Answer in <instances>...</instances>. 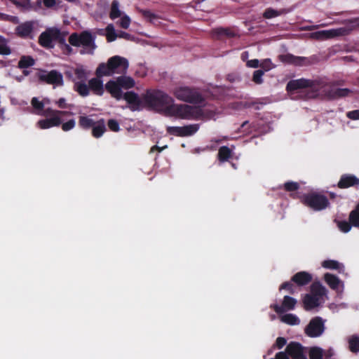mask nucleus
<instances>
[{
	"mask_svg": "<svg viewBox=\"0 0 359 359\" xmlns=\"http://www.w3.org/2000/svg\"><path fill=\"white\" fill-rule=\"evenodd\" d=\"M334 354V351L332 349H328L327 351H324L323 348L313 346L310 348L309 355L310 359H323L325 358H330Z\"/></svg>",
	"mask_w": 359,
	"mask_h": 359,
	"instance_id": "obj_18",
	"label": "nucleus"
},
{
	"mask_svg": "<svg viewBox=\"0 0 359 359\" xmlns=\"http://www.w3.org/2000/svg\"><path fill=\"white\" fill-rule=\"evenodd\" d=\"M349 220L352 225L359 227V205L354 210L351 212Z\"/></svg>",
	"mask_w": 359,
	"mask_h": 359,
	"instance_id": "obj_32",
	"label": "nucleus"
},
{
	"mask_svg": "<svg viewBox=\"0 0 359 359\" xmlns=\"http://www.w3.org/2000/svg\"><path fill=\"white\" fill-rule=\"evenodd\" d=\"M285 188L287 191H294L297 190L299 187V185L296 182H288L285 184Z\"/></svg>",
	"mask_w": 359,
	"mask_h": 359,
	"instance_id": "obj_45",
	"label": "nucleus"
},
{
	"mask_svg": "<svg viewBox=\"0 0 359 359\" xmlns=\"http://www.w3.org/2000/svg\"><path fill=\"white\" fill-rule=\"evenodd\" d=\"M231 154V151L226 147H222L219 150V159L221 161H226Z\"/></svg>",
	"mask_w": 359,
	"mask_h": 359,
	"instance_id": "obj_34",
	"label": "nucleus"
},
{
	"mask_svg": "<svg viewBox=\"0 0 359 359\" xmlns=\"http://www.w3.org/2000/svg\"><path fill=\"white\" fill-rule=\"evenodd\" d=\"M337 226L344 233H347L351 230V225L346 221L338 222Z\"/></svg>",
	"mask_w": 359,
	"mask_h": 359,
	"instance_id": "obj_41",
	"label": "nucleus"
},
{
	"mask_svg": "<svg viewBox=\"0 0 359 359\" xmlns=\"http://www.w3.org/2000/svg\"><path fill=\"white\" fill-rule=\"evenodd\" d=\"M10 18L13 21H15L17 20L15 17H11Z\"/></svg>",
	"mask_w": 359,
	"mask_h": 359,
	"instance_id": "obj_60",
	"label": "nucleus"
},
{
	"mask_svg": "<svg viewBox=\"0 0 359 359\" xmlns=\"http://www.w3.org/2000/svg\"><path fill=\"white\" fill-rule=\"evenodd\" d=\"M118 37L119 38H124V39H126L128 40H130L132 39V36L130 34L126 33V32H121L118 35Z\"/></svg>",
	"mask_w": 359,
	"mask_h": 359,
	"instance_id": "obj_55",
	"label": "nucleus"
},
{
	"mask_svg": "<svg viewBox=\"0 0 359 359\" xmlns=\"http://www.w3.org/2000/svg\"><path fill=\"white\" fill-rule=\"evenodd\" d=\"M95 123V122H94L93 119L86 116H81L79 118V126L85 129L89 128L90 127L93 128Z\"/></svg>",
	"mask_w": 359,
	"mask_h": 359,
	"instance_id": "obj_31",
	"label": "nucleus"
},
{
	"mask_svg": "<svg viewBox=\"0 0 359 359\" xmlns=\"http://www.w3.org/2000/svg\"><path fill=\"white\" fill-rule=\"evenodd\" d=\"M263 74H264V72L262 70L255 71L253 74V81L256 83H261L262 82Z\"/></svg>",
	"mask_w": 359,
	"mask_h": 359,
	"instance_id": "obj_42",
	"label": "nucleus"
},
{
	"mask_svg": "<svg viewBox=\"0 0 359 359\" xmlns=\"http://www.w3.org/2000/svg\"><path fill=\"white\" fill-rule=\"evenodd\" d=\"M32 105L35 114L47 116L46 118L39 120L37 122L36 125L41 129H48L55 126H58L62 122L61 118L62 116L72 114L70 112L55 111L50 108L43 109L46 102L39 101L36 97L32 98Z\"/></svg>",
	"mask_w": 359,
	"mask_h": 359,
	"instance_id": "obj_2",
	"label": "nucleus"
},
{
	"mask_svg": "<svg viewBox=\"0 0 359 359\" xmlns=\"http://www.w3.org/2000/svg\"><path fill=\"white\" fill-rule=\"evenodd\" d=\"M89 88L97 95H101L104 93L102 81L99 78H94L88 82Z\"/></svg>",
	"mask_w": 359,
	"mask_h": 359,
	"instance_id": "obj_24",
	"label": "nucleus"
},
{
	"mask_svg": "<svg viewBox=\"0 0 359 359\" xmlns=\"http://www.w3.org/2000/svg\"><path fill=\"white\" fill-rule=\"evenodd\" d=\"M76 126V121L74 119H70L68 121L62 124V129L63 131H69L73 129Z\"/></svg>",
	"mask_w": 359,
	"mask_h": 359,
	"instance_id": "obj_39",
	"label": "nucleus"
},
{
	"mask_svg": "<svg viewBox=\"0 0 359 359\" xmlns=\"http://www.w3.org/2000/svg\"><path fill=\"white\" fill-rule=\"evenodd\" d=\"M34 64V60L29 56L22 57L19 62V67L20 68H27L32 66Z\"/></svg>",
	"mask_w": 359,
	"mask_h": 359,
	"instance_id": "obj_36",
	"label": "nucleus"
},
{
	"mask_svg": "<svg viewBox=\"0 0 359 359\" xmlns=\"http://www.w3.org/2000/svg\"><path fill=\"white\" fill-rule=\"evenodd\" d=\"M37 29V25L35 22H26L16 27V33L23 38H32Z\"/></svg>",
	"mask_w": 359,
	"mask_h": 359,
	"instance_id": "obj_13",
	"label": "nucleus"
},
{
	"mask_svg": "<svg viewBox=\"0 0 359 359\" xmlns=\"http://www.w3.org/2000/svg\"><path fill=\"white\" fill-rule=\"evenodd\" d=\"M43 4L46 7H52L55 5L56 0H43Z\"/></svg>",
	"mask_w": 359,
	"mask_h": 359,
	"instance_id": "obj_54",
	"label": "nucleus"
},
{
	"mask_svg": "<svg viewBox=\"0 0 359 359\" xmlns=\"http://www.w3.org/2000/svg\"><path fill=\"white\" fill-rule=\"evenodd\" d=\"M69 41L72 46L82 47L81 54H93L96 48L94 38L87 32L80 34H72L69 36Z\"/></svg>",
	"mask_w": 359,
	"mask_h": 359,
	"instance_id": "obj_5",
	"label": "nucleus"
},
{
	"mask_svg": "<svg viewBox=\"0 0 359 359\" xmlns=\"http://www.w3.org/2000/svg\"><path fill=\"white\" fill-rule=\"evenodd\" d=\"M172 93L177 100L183 102L199 104L203 100L196 90L186 86H177L172 89Z\"/></svg>",
	"mask_w": 359,
	"mask_h": 359,
	"instance_id": "obj_6",
	"label": "nucleus"
},
{
	"mask_svg": "<svg viewBox=\"0 0 359 359\" xmlns=\"http://www.w3.org/2000/svg\"><path fill=\"white\" fill-rule=\"evenodd\" d=\"M55 103L59 108L65 109L68 107V104H67L66 100L65 98L59 99Z\"/></svg>",
	"mask_w": 359,
	"mask_h": 359,
	"instance_id": "obj_50",
	"label": "nucleus"
},
{
	"mask_svg": "<svg viewBox=\"0 0 359 359\" xmlns=\"http://www.w3.org/2000/svg\"><path fill=\"white\" fill-rule=\"evenodd\" d=\"M347 116L352 120H359V109L348 112Z\"/></svg>",
	"mask_w": 359,
	"mask_h": 359,
	"instance_id": "obj_49",
	"label": "nucleus"
},
{
	"mask_svg": "<svg viewBox=\"0 0 359 359\" xmlns=\"http://www.w3.org/2000/svg\"><path fill=\"white\" fill-rule=\"evenodd\" d=\"M260 67L265 71H269L273 67V65L270 60H264L262 62Z\"/></svg>",
	"mask_w": 359,
	"mask_h": 359,
	"instance_id": "obj_48",
	"label": "nucleus"
},
{
	"mask_svg": "<svg viewBox=\"0 0 359 359\" xmlns=\"http://www.w3.org/2000/svg\"><path fill=\"white\" fill-rule=\"evenodd\" d=\"M39 78L53 86H62L63 84L62 76L57 71H50L49 72L41 71L38 74Z\"/></svg>",
	"mask_w": 359,
	"mask_h": 359,
	"instance_id": "obj_12",
	"label": "nucleus"
},
{
	"mask_svg": "<svg viewBox=\"0 0 359 359\" xmlns=\"http://www.w3.org/2000/svg\"><path fill=\"white\" fill-rule=\"evenodd\" d=\"M303 203L314 210H321L328 205L327 199L323 195L311 193L302 198Z\"/></svg>",
	"mask_w": 359,
	"mask_h": 359,
	"instance_id": "obj_8",
	"label": "nucleus"
},
{
	"mask_svg": "<svg viewBox=\"0 0 359 359\" xmlns=\"http://www.w3.org/2000/svg\"><path fill=\"white\" fill-rule=\"evenodd\" d=\"M122 98H124L130 104L137 105L138 104L137 95L132 92L123 95Z\"/></svg>",
	"mask_w": 359,
	"mask_h": 359,
	"instance_id": "obj_35",
	"label": "nucleus"
},
{
	"mask_svg": "<svg viewBox=\"0 0 359 359\" xmlns=\"http://www.w3.org/2000/svg\"><path fill=\"white\" fill-rule=\"evenodd\" d=\"M287 355V352H279L276 355V359H290Z\"/></svg>",
	"mask_w": 359,
	"mask_h": 359,
	"instance_id": "obj_53",
	"label": "nucleus"
},
{
	"mask_svg": "<svg viewBox=\"0 0 359 359\" xmlns=\"http://www.w3.org/2000/svg\"><path fill=\"white\" fill-rule=\"evenodd\" d=\"M286 352L293 359H306L303 353L302 347L297 343L288 344Z\"/></svg>",
	"mask_w": 359,
	"mask_h": 359,
	"instance_id": "obj_19",
	"label": "nucleus"
},
{
	"mask_svg": "<svg viewBox=\"0 0 359 359\" xmlns=\"http://www.w3.org/2000/svg\"><path fill=\"white\" fill-rule=\"evenodd\" d=\"M107 90L115 98L120 100L123 97L121 86L118 81V79L115 80H110L105 85Z\"/></svg>",
	"mask_w": 359,
	"mask_h": 359,
	"instance_id": "obj_17",
	"label": "nucleus"
},
{
	"mask_svg": "<svg viewBox=\"0 0 359 359\" xmlns=\"http://www.w3.org/2000/svg\"><path fill=\"white\" fill-rule=\"evenodd\" d=\"M128 68V60L121 56L110 57L107 63H101L96 69L97 77L125 74Z\"/></svg>",
	"mask_w": 359,
	"mask_h": 359,
	"instance_id": "obj_3",
	"label": "nucleus"
},
{
	"mask_svg": "<svg viewBox=\"0 0 359 359\" xmlns=\"http://www.w3.org/2000/svg\"><path fill=\"white\" fill-rule=\"evenodd\" d=\"M11 53V50L7 46L6 39L0 36V55H8Z\"/></svg>",
	"mask_w": 359,
	"mask_h": 359,
	"instance_id": "obj_37",
	"label": "nucleus"
},
{
	"mask_svg": "<svg viewBox=\"0 0 359 359\" xmlns=\"http://www.w3.org/2000/svg\"><path fill=\"white\" fill-rule=\"evenodd\" d=\"M280 290H287V291H289L291 293H294V285L292 283H285L284 284H283L280 287Z\"/></svg>",
	"mask_w": 359,
	"mask_h": 359,
	"instance_id": "obj_46",
	"label": "nucleus"
},
{
	"mask_svg": "<svg viewBox=\"0 0 359 359\" xmlns=\"http://www.w3.org/2000/svg\"><path fill=\"white\" fill-rule=\"evenodd\" d=\"M117 79L122 88L128 89L135 86V81L130 76H120Z\"/></svg>",
	"mask_w": 359,
	"mask_h": 359,
	"instance_id": "obj_28",
	"label": "nucleus"
},
{
	"mask_svg": "<svg viewBox=\"0 0 359 359\" xmlns=\"http://www.w3.org/2000/svg\"><path fill=\"white\" fill-rule=\"evenodd\" d=\"M74 90L81 96H86L88 95V88L87 85L81 81L75 82Z\"/></svg>",
	"mask_w": 359,
	"mask_h": 359,
	"instance_id": "obj_30",
	"label": "nucleus"
},
{
	"mask_svg": "<svg viewBox=\"0 0 359 359\" xmlns=\"http://www.w3.org/2000/svg\"><path fill=\"white\" fill-rule=\"evenodd\" d=\"M280 320L290 325H297L300 323L299 318L294 314L287 313L280 316Z\"/></svg>",
	"mask_w": 359,
	"mask_h": 359,
	"instance_id": "obj_27",
	"label": "nucleus"
},
{
	"mask_svg": "<svg viewBox=\"0 0 359 359\" xmlns=\"http://www.w3.org/2000/svg\"><path fill=\"white\" fill-rule=\"evenodd\" d=\"M62 47H63L65 51L70 52L71 48L69 45L62 44Z\"/></svg>",
	"mask_w": 359,
	"mask_h": 359,
	"instance_id": "obj_58",
	"label": "nucleus"
},
{
	"mask_svg": "<svg viewBox=\"0 0 359 359\" xmlns=\"http://www.w3.org/2000/svg\"><path fill=\"white\" fill-rule=\"evenodd\" d=\"M135 74L140 77L145 76L147 74L146 67L144 65H139L137 69L135 72Z\"/></svg>",
	"mask_w": 359,
	"mask_h": 359,
	"instance_id": "obj_47",
	"label": "nucleus"
},
{
	"mask_svg": "<svg viewBox=\"0 0 359 359\" xmlns=\"http://www.w3.org/2000/svg\"><path fill=\"white\" fill-rule=\"evenodd\" d=\"M259 62L257 59L250 60L247 62V66L252 68H256L259 67Z\"/></svg>",
	"mask_w": 359,
	"mask_h": 359,
	"instance_id": "obj_51",
	"label": "nucleus"
},
{
	"mask_svg": "<svg viewBox=\"0 0 359 359\" xmlns=\"http://www.w3.org/2000/svg\"><path fill=\"white\" fill-rule=\"evenodd\" d=\"M348 93H349V90L347 88L337 89L335 91L334 95H333V97L346 96Z\"/></svg>",
	"mask_w": 359,
	"mask_h": 359,
	"instance_id": "obj_44",
	"label": "nucleus"
},
{
	"mask_svg": "<svg viewBox=\"0 0 359 359\" xmlns=\"http://www.w3.org/2000/svg\"><path fill=\"white\" fill-rule=\"evenodd\" d=\"M280 15V12L272 8H268L264 13V17L268 19L273 18Z\"/></svg>",
	"mask_w": 359,
	"mask_h": 359,
	"instance_id": "obj_40",
	"label": "nucleus"
},
{
	"mask_svg": "<svg viewBox=\"0 0 359 359\" xmlns=\"http://www.w3.org/2000/svg\"><path fill=\"white\" fill-rule=\"evenodd\" d=\"M344 32L345 30L342 28L322 30L313 33L312 37L319 40H325L333 38L337 36L342 35L344 34Z\"/></svg>",
	"mask_w": 359,
	"mask_h": 359,
	"instance_id": "obj_16",
	"label": "nucleus"
},
{
	"mask_svg": "<svg viewBox=\"0 0 359 359\" xmlns=\"http://www.w3.org/2000/svg\"><path fill=\"white\" fill-rule=\"evenodd\" d=\"M4 112H5V110L4 108H0V121H4Z\"/></svg>",
	"mask_w": 359,
	"mask_h": 359,
	"instance_id": "obj_57",
	"label": "nucleus"
},
{
	"mask_svg": "<svg viewBox=\"0 0 359 359\" xmlns=\"http://www.w3.org/2000/svg\"><path fill=\"white\" fill-rule=\"evenodd\" d=\"M65 34L57 27H50L43 32L39 37L40 44L46 48H52L53 42L63 40Z\"/></svg>",
	"mask_w": 359,
	"mask_h": 359,
	"instance_id": "obj_7",
	"label": "nucleus"
},
{
	"mask_svg": "<svg viewBox=\"0 0 359 359\" xmlns=\"http://www.w3.org/2000/svg\"><path fill=\"white\" fill-rule=\"evenodd\" d=\"M327 298V290L320 283H314L311 287V293L303 299L304 309L311 310L322 304Z\"/></svg>",
	"mask_w": 359,
	"mask_h": 359,
	"instance_id": "obj_4",
	"label": "nucleus"
},
{
	"mask_svg": "<svg viewBox=\"0 0 359 359\" xmlns=\"http://www.w3.org/2000/svg\"><path fill=\"white\" fill-rule=\"evenodd\" d=\"M13 2L18 7L22 9H28L32 8L29 0H12Z\"/></svg>",
	"mask_w": 359,
	"mask_h": 359,
	"instance_id": "obj_38",
	"label": "nucleus"
},
{
	"mask_svg": "<svg viewBox=\"0 0 359 359\" xmlns=\"http://www.w3.org/2000/svg\"><path fill=\"white\" fill-rule=\"evenodd\" d=\"M1 16L2 17V18H4L6 15L4 14H1Z\"/></svg>",
	"mask_w": 359,
	"mask_h": 359,
	"instance_id": "obj_61",
	"label": "nucleus"
},
{
	"mask_svg": "<svg viewBox=\"0 0 359 359\" xmlns=\"http://www.w3.org/2000/svg\"><path fill=\"white\" fill-rule=\"evenodd\" d=\"M285 344H286V340L285 338L278 337L276 339V345L277 346V347L278 348H281L282 347H283L285 345Z\"/></svg>",
	"mask_w": 359,
	"mask_h": 359,
	"instance_id": "obj_52",
	"label": "nucleus"
},
{
	"mask_svg": "<svg viewBox=\"0 0 359 359\" xmlns=\"http://www.w3.org/2000/svg\"><path fill=\"white\" fill-rule=\"evenodd\" d=\"M109 17L113 20L119 18L116 23L121 28L126 29L129 28L131 19L128 15L120 10L119 4L116 1L112 2Z\"/></svg>",
	"mask_w": 359,
	"mask_h": 359,
	"instance_id": "obj_9",
	"label": "nucleus"
},
{
	"mask_svg": "<svg viewBox=\"0 0 359 359\" xmlns=\"http://www.w3.org/2000/svg\"><path fill=\"white\" fill-rule=\"evenodd\" d=\"M325 282L339 294H341L344 290V283L336 276L327 273L324 276Z\"/></svg>",
	"mask_w": 359,
	"mask_h": 359,
	"instance_id": "obj_15",
	"label": "nucleus"
},
{
	"mask_svg": "<svg viewBox=\"0 0 359 359\" xmlns=\"http://www.w3.org/2000/svg\"><path fill=\"white\" fill-rule=\"evenodd\" d=\"M90 72L82 65H77L75 68L67 72V74L72 77L74 82H83L88 76Z\"/></svg>",
	"mask_w": 359,
	"mask_h": 359,
	"instance_id": "obj_14",
	"label": "nucleus"
},
{
	"mask_svg": "<svg viewBox=\"0 0 359 359\" xmlns=\"http://www.w3.org/2000/svg\"><path fill=\"white\" fill-rule=\"evenodd\" d=\"M325 330L324 321L320 317H316L311 320L305 327V333L310 337H318L323 334Z\"/></svg>",
	"mask_w": 359,
	"mask_h": 359,
	"instance_id": "obj_10",
	"label": "nucleus"
},
{
	"mask_svg": "<svg viewBox=\"0 0 359 359\" xmlns=\"http://www.w3.org/2000/svg\"><path fill=\"white\" fill-rule=\"evenodd\" d=\"M147 103L163 114L180 119L213 118L215 112L208 107L201 108L184 104H175L174 99L161 90H154L147 95Z\"/></svg>",
	"mask_w": 359,
	"mask_h": 359,
	"instance_id": "obj_1",
	"label": "nucleus"
},
{
	"mask_svg": "<svg viewBox=\"0 0 359 359\" xmlns=\"http://www.w3.org/2000/svg\"><path fill=\"white\" fill-rule=\"evenodd\" d=\"M198 128V124H190L182 127L169 126L167 128V131L170 135L185 137L194 135Z\"/></svg>",
	"mask_w": 359,
	"mask_h": 359,
	"instance_id": "obj_11",
	"label": "nucleus"
},
{
	"mask_svg": "<svg viewBox=\"0 0 359 359\" xmlns=\"http://www.w3.org/2000/svg\"><path fill=\"white\" fill-rule=\"evenodd\" d=\"M108 126L109 129L114 132H118L120 129L118 123L115 120H109Z\"/></svg>",
	"mask_w": 359,
	"mask_h": 359,
	"instance_id": "obj_43",
	"label": "nucleus"
},
{
	"mask_svg": "<svg viewBox=\"0 0 359 359\" xmlns=\"http://www.w3.org/2000/svg\"><path fill=\"white\" fill-rule=\"evenodd\" d=\"M144 15L145 17L149 18L151 20L154 18V15L151 13H150L149 11H145L144 13Z\"/></svg>",
	"mask_w": 359,
	"mask_h": 359,
	"instance_id": "obj_56",
	"label": "nucleus"
},
{
	"mask_svg": "<svg viewBox=\"0 0 359 359\" xmlns=\"http://www.w3.org/2000/svg\"><path fill=\"white\" fill-rule=\"evenodd\" d=\"M312 279V276L307 272L302 271L296 273L292 278V280L298 285H304L309 283Z\"/></svg>",
	"mask_w": 359,
	"mask_h": 359,
	"instance_id": "obj_21",
	"label": "nucleus"
},
{
	"mask_svg": "<svg viewBox=\"0 0 359 359\" xmlns=\"http://www.w3.org/2000/svg\"><path fill=\"white\" fill-rule=\"evenodd\" d=\"M349 348L352 352L359 351V337L352 336L348 339Z\"/></svg>",
	"mask_w": 359,
	"mask_h": 359,
	"instance_id": "obj_33",
	"label": "nucleus"
},
{
	"mask_svg": "<svg viewBox=\"0 0 359 359\" xmlns=\"http://www.w3.org/2000/svg\"><path fill=\"white\" fill-rule=\"evenodd\" d=\"M118 35L116 32L114 26L112 24H109L106 27V37L108 42H112L118 38Z\"/></svg>",
	"mask_w": 359,
	"mask_h": 359,
	"instance_id": "obj_29",
	"label": "nucleus"
},
{
	"mask_svg": "<svg viewBox=\"0 0 359 359\" xmlns=\"http://www.w3.org/2000/svg\"><path fill=\"white\" fill-rule=\"evenodd\" d=\"M37 3H40L41 0H36Z\"/></svg>",
	"mask_w": 359,
	"mask_h": 359,
	"instance_id": "obj_62",
	"label": "nucleus"
},
{
	"mask_svg": "<svg viewBox=\"0 0 359 359\" xmlns=\"http://www.w3.org/2000/svg\"><path fill=\"white\" fill-rule=\"evenodd\" d=\"M358 182L359 180L354 175H345L341 177V180L338 183V186L340 188H348L354 184H358Z\"/></svg>",
	"mask_w": 359,
	"mask_h": 359,
	"instance_id": "obj_23",
	"label": "nucleus"
},
{
	"mask_svg": "<svg viewBox=\"0 0 359 359\" xmlns=\"http://www.w3.org/2000/svg\"><path fill=\"white\" fill-rule=\"evenodd\" d=\"M42 102H46V104H50V100H49V99H48V98H45V99H43Z\"/></svg>",
	"mask_w": 359,
	"mask_h": 359,
	"instance_id": "obj_59",
	"label": "nucleus"
},
{
	"mask_svg": "<svg viewBox=\"0 0 359 359\" xmlns=\"http://www.w3.org/2000/svg\"><path fill=\"white\" fill-rule=\"evenodd\" d=\"M297 304V300L289 296H285L281 306L274 305L273 307L277 313H283L285 311L293 310Z\"/></svg>",
	"mask_w": 359,
	"mask_h": 359,
	"instance_id": "obj_20",
	"label": "nucleus"
},
{
	"mask_svg": "<svg viewBox=\"0 0 359 359\" xmlns=\"http://www.w3.org/2000/svg\"><path fill=\"white\" fill-rule=\"evenodd\" d=\"M309 85V81L306 79H297L290 81L287 85L288 91H293L298 89L304 88Z\"/></svg>",
	"mask_w": 359,
	"mask_h": 359,
	"instance_id": "obj_25",
	"label": "nucleus"
},
{
	"mask_svg": "<svg viewBox=\"0 0 359 359\" xmlns=\"http://www.w3.org/2000/svg\"><path fill=\"white\" fill-rule=\"evenodd\" d=\"M106 130V126L104 121L100 120L95 123L93 126V137L98 138L100 137Z\"/></svg>",
	"mask_w": 359,
	"mask_h": 359,
	"instance_id": "obj_26",
	"label": "nucleus"
},
{
	"mask_svg": "<svg viewBox=\"0 0 359 359\" xmlns=\"http://www.w3.org/2000/svg\"><path fill=\"white\" fill-rule=\"evenodd\" d=\"M321 266L330 270H336L339 273H342L344 271V265L338 261L333 259H326L322 262Z\"/></svg>",
	"mask_w": 359,
	"mask_h": 359,
	"instance_id": "obj_22",
	"label": "nucleus"
}]
</instances>
